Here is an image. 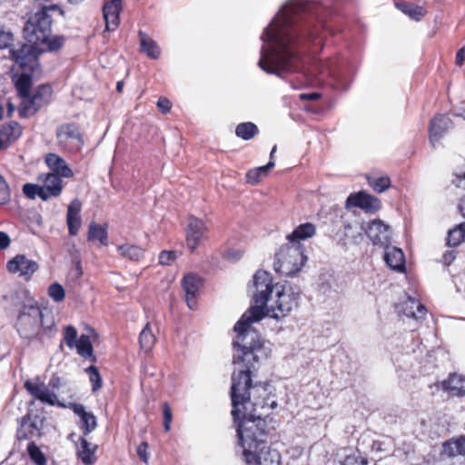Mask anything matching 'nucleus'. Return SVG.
Returning a JSON list of instances; mask_svg holds the SVG:
<instances>
[{
  "instance_id": "f257e3e1",
  "label": "nucleus",
  "mask_w": 465,
  "mask_h": 465,
  "mask_svg": "<svg viewBox=\"0 0 465 465\" xmlns=\"http://www.w3.org/2000/svg\"><path fill=\"white\" fill-rule=\"evenodd\" d=\"M321 6L309 0H292L264 30L262 39L272 45L270 55L263 49L259 66L269 74L295 71L300 67L301 52L308 42L321 36L324 22L318 17Z\"/></svg>"
},
{
  "instance_id": "f03ea898",
  "label": "nucleus",
  "mask_w": 465,
  "mask_h": 465,
  "mask_svg": "<svg viewBox=\"0 0 465 465\" xmlns=\"http://www.w3.org/2000/svg\"><path fill=\"white\" fill-rule=\"evenodd\" d=\"M238 391L234 384L230 391L231 413L243 460L247 465H281L280 452L268 446L275 430L270 414L278 406L276 395L268 385L254 386L252 394L238 395Z\"/></svg>"
},
{
  "instance_id": "7ed1b4c3",
  "label": "nucleus",
  "mask_w": 465,
  "mask_h": 465,
  "mask_svg": "<svg viewBox=\"0 0 465 465\" xmlns=\"http://www.w3.org/2000/svg\"><path fill=\"white\" fill-rule=\"evenodd\" d=\"M264 315V310L260 305H253L234 325L237 336L232 345L237 350V353L233 356L232 363L239 365V368L232 374L230 391H232L235 384L239 389L238 395L252 394V388L256 385H268L269 390L272 387L269 383L252 384V373L256 371L255 364L259 361L258 351L262 349L263 343L260 333L252 328L251 324L262 320Z\"/></svg>"
},
{
  "instance_id": "20e7f679",
  "label": "nucleus",
  "mask_w": 465,
  "mask_h": 465,
  "mask_svg": "<svg viewBox=\"0 0 465 465\" xmlns=\"http://www.w3.org/2000/svg\"><path fill=\"white\" fill-rule=\"evenodd\" d=\"M56 12L64 17L65 12L59 5L41 6L31 15L24 27V36L31 44L44 42L46 35L52 33L53 16L51 13Z\"/></svg>"
},
{
  "instance_id": "39448f33",
  "label": "nucleus",
  "mask_w": 465,
  "mask_h": 465,
  "mask_svg": "<svg viewBox=\"0 0 465 465\" xmlns=\"http://www.w3.org/2000/svg\"><path fill=\"white\" fill-rule=\"evenodd\" d=\"M302 244L287 242L280 247L275 253L273 268L282 275L292 276L299 272L304 266L307 257Z\"/></svg>"
},
{
  "instance_id": "423d86ee",
  "label": "nucleus",
  "mask_w": 465,
  "mask_h": 465,
  "mask_svg": "<svg viewBox=\"0 0 465 465\" xmlns=\"http://www.w3.org/2000/svg\"><path fill=\"white\" fill-rule=\"evenodd\" d=\"M55 136L57 145L64 153L76 154L84 147V134L80 124L77 123H63L57 126Z\"/></svg>"
},
{
  "instance_id": "0eeeda50",
  "label": "nucleus",
  "mask_w": 465,
  "mask_h": 465,
  "mask_svg": "<svg viewBox=\"0 0 465 465\" xmlns=\"http://www.w3.org/2000/svg\"><path fill=\"white\" fill-rule=\"evenodd\" d=\"M53 88L48 84L37 85L18 105L20 117L28 118L35 115L42 107L49 104Z\"/></svg>"
},
{
  "instance_id": "6e6552de",
  "label": "nucleus",
  "mask_w": 465,
  "mask_h": 465,
  "mask_svg": "<svg viewBox=\"0 0 465 465\" xmlns=\"http://www.w3.org/2000/svg\"><path fill=\"white\" fill-rule=\"evenodd\" d=\"M42 320L43 313L37 305L24 306L16 322L19 335L29 340L36 337L41 330Z\"/></svg>"
},
{
  "instance_id": "1a4fd4ad",
  "label": "nucleus",
  "mask_w": 465,
  "mask_h": 465,
  "mask_svg": "<svg viewBox=\"0 0 465 465\" xmlns=\"http://www.w3.org/2000/svg\"><path fill=\"white\" fill-rule=\"evenodd\" d=\"M10 57L25 72H34L38 66L41 49L36 44H23L18 48H11Z\"/></svg>"
},
{
  "instance_id": "9d476101",
  "label": "nucleus",
  "mask_w": 465,
  "mask_h": 465,
  "mask_svg": "<svg viewBox=\"0 0 465 465\" xmlns=\"http://www.w3.org/2000/svg\"><path fill=\"white\" fill-rule=\"evenodd\" d=\"M275 305H272V311L275 317H284L299 306L301 292L294 291L292 286H283L282 291H277Z\"/></svg>"
},
{
  "instance_id": "9b49d317",
  "label": "nucleus",
  "mask_w": 465,
  "mask_h": 465,
  "mask_svg": "<svg viewBox=\"0 0 465 465\" xmlns=\"http://www.w3.org/2000/svg\"><path fill=\"white\" fill-rule=\"evenodd\" d=\"M253 287L255 288L254 305H260L264 310L273 290L272 275L264 270H258L253 275Z\"/></svg>"
},
{
  "instance_id": "f8f14e48",
  "label": "nucleus",
  "mask_w": 465,
  "mask_h": 465,
  "mask_svg": "<svg viewBox=\"0 0 465 465\" xmlns=\"http://www.w3.org/2000/svg\"><path fill=\"white\" fill-rule=\"evenodd\" d=\"M39 264L25 254H16L6 263V270L13 274H18L25 281L28 282L32 279L34 273L38 271Z\"/></svg>"
},
{
  "instance_id": "ddd939ff",
  "label": "nucleus",
  "mask_w": 465,
  "mask_h": 465,
  "mask_svg": "<svg viewBox=\"0 0 465 465\" xmlns=\"http://www.w3.org/2000/svg\"><path fill=\"white\" fill-rule=\"evenodd\" d=\"M346 208L357 207L366 213H375L381 208V200L364 191L351 193L345 202Z\"/></svg>"
},
{
  "instance_id": "4468645a",
  "label": "nucleus",
  "mask_w": 465,
  "mask_h": 465,
  "mask_svg": "<svg viewBox=\"0 0 465 465\" xmlns=\"http://www.w3.org/2000/svg\"><path fill=\"white\" fill-rule=\"evenodd\" d=\"M181 284L188 307L191 310L196 309L200 290L203 287V279L199 275L190 272L183 277Z\"/></svg>"
},
{
  "instance_id": "2eb2a0df",
  "label": "nucleus",
  "mask_w": 465,
  "mask_h": 465,
  "mask_svg": "<svg viewBox=\"0 0 465 465\" xmlns=\"http://www.w3.org/2000/svg\"><path fill=\"white\" fill-rule=\"evenodd\" d=\"M207 227L204 222L195 216H190L186 230V244L191 251L195 250L203 239L207 235Z\"/></svg>"
},
{
  "instance_id": "dca6fc26",
  "label": "nucleus",
  "mask_w": 465,
  "mask_h": 465,
  "mask_svg": "<svg viewBox=\"0 0 465 465\" xmlns=\"http://www.w3.org/2000/svg\"><path fill=\"white\" fill-rule=\"evenodd\" d=\"M24 387L30 395L43 403H46L50 406L56 405L63 408L66 407L65 404L57 400L55 393L51 392L49 390L45 388L44 383H36L31 380H27L25 381Z\"/></svg>"
},
{
  "instance_id": "f3484780",
  "label": "nucleus",
  "mask_w": 465,
  "mask_h": 465,
  "mask_svg": "<svg viewBox=\"0 0 465 465\" xmlns=\"http://www.w3.org/2000/svg\"><path fill=\"white\" fill-rule=\"evenodd\" d=\"M364 231L375 245L387 246L390 243L389 226L376 219L367 223Z\"/></svg>"
},
{
  "instance_id": "a211bd4d",
  "label": "nucleus",
  "mask_w": 465,
  "mask_h": 465,
  "mask_svg": "<svg viewBox=\"0 0 465 465\" xmlns=\"http://www.w3.org/2000/svg\"><path fill=\"white\" fill-rule=\"evenodd\" d=\"M453 122L446 114H436L430 122L429 139L434 145L452 127Z\"/></svg>"
},
{
  "instance_id": "6ab92c4d",
  "label": "nucleus",
  "mask_w": 465,
  "mask_h": 465,
  "mask_svg": "<svg viewBox=\"0 0 465 465\" xmlns=\"http://www.w3.org/2000/svg\"><path fill=\"white\" fill-rule=\"evenodd\" d=\"M439 387L449 396L462 398L465 397V375L458 372H451L440 381Z\"/></svg>"
},
{
  "instance_id": "aec40b11",
  "label": "nucleus",
  "mask_w": 465,
  "mask_h": 465,
  "mask_svg": "<svg viewBox=\"0 0 465 465\" xmlns=\"http://www.w3.org/2000/svg\"><path fill=\"white\" fill-rule=\"evenodd\" d=\"M82 202L78 198H74L71 201L67 207L66 212V224L68 227V233L71 236L78 234L82 226Z\"/></svg>"
},
{
  "instance_id": "412c9836",
  "label": "nucleus",
  "mask_w": 465,
  "mask_h": 465,
  "mask_svg": "<svg viewBox=\"0 0 465 465\" xmlns=\"http://www.w3.org/2000/svg\"><path fill=\"white\" fill-rule=\"evenodd\" d=\"M123 8L122 0H110L103 7L105 27L108 31H114L120 25V13Z\"/></svg>"
},
{
  "instance_id": "4be33fe9",
  "label": "nucleus",
  "mask_w": 465,
  "mask_h": 465,
  "mask_svg": "<svg viewBox=\"0 0 465 465\" xmlns=\"http://www.w3.org/2000/svg\"><path fill=\"white\" fill-rule=\"evenodd\" d=\"M68 408L80 417V429L84 436H87L97 427L96 417L92 412L86 411L83 404L69 403Z\"/></svg>"
},
{
  "instance_id": "5701e85b",
  "label": "nucleus",
  "mask_w": 465,
  "mask_h": 465,
  "mask_svg": "<svg viewBox=\"0 0 465 465\" xmlns=\"http://www.w3.org/2000/svg\"><path fill=\"white\" fill-rule=\"evenodd\" d=\"M38 180L42 182L41 186L46 195V201L50 198L58 197L62 193L64 183L58 174L48 173L40 175Z\"/></svg>"
},
{
  "instance_id": "b1692460",
  "label": "nucleus",
  "mask_w": 465,
  "mask_h": 465,
  "mask_svg": "<svg viewBox=\"0 0 465 465\" xmlns=\"http://www.w3.org/2000/svg\"><path fill=\"white\" fill-rule=\"evenodd\" d=\"M45 162L53 174H58L61 178H73L74 175L65 160L56 153H47Z\"/></svg>"
},
{
  "instance_id": "393cba45",
  "label": "nucleus",
  "mask_w": 465,
  "mask_h": 465,
  "mask_svg": "<svg viewBox=\"0 0 465 465\" xmlns=\"http://www.w3.org/2000/svg\"><path fill=\"white\" fill-rule=\"evenodd\" d=\"M23 134V128L19 123L11 121L0 125V142L7 149L15 143Z\"/></svg>"
},
{
  "instance_id": "a878e982",
  "label": "nucleus",
  "mask_w": 465,
  "mask_h": 465,
  "mask_svg": "<svg viewBox=\"0 0 465 465\" xmlns=\"http://www.w3.org/2000/svg\"><path fill=\"white\" fill-rule=\"evenodd\" d=\"M335 459L341 465H368L366 458L351 447H341L335 452Z\"/></svg>"
},
{
  "instance_id": "bb28decb",
  "label": "nucleus",
  "mask_w": 465,
  "mask_h": 465,
  "mask_svg": "<svg viewBox=\"0 0 465 465\" xmlns=\"http://www.w3.org/2000/svg\"><path fill=\"white\" fill-rule=\"evenodd\" d=\"M386 247L384 253V261L386 264L392 270L400 272L406 271L405 255L401 249L397 247Z\"/></svg>"
},
{
  "instance_id": "cd10ccee",
  "label": "nucleus",
  "mask_w": 465,
  "mask_h": 465,
  "mask_svg": "<svg viewBox=\"0 0 465 465\" xmlns=\"http://www.w3.org/2000/svg\"><path fill=\"white\" fill-rule=\"evenodd\" d=\"M316 233V227L312 223H305L297 226L292 233L286 236L288 242L292 244H302L301 241L312 238Z\"/></svg>"
},
{
  "instance_id": "c85d7f7f",
  "label": "nucleus",
  "mask_w": 465,
  "mask_h": 465,
  "mask_svg": "<svg viewBox=\"0 0 465 465\" xmlns=\"http://www.w3.org/2000/svg\"><path fill=\"white\" fill-rule=\"evenodd\" d=\"M97 448V445L92 447L90 442L85 439V436L81 437L76 450L77 458L85 465L94 464L96 461L95 452Z\"/></svg>"
},
{
  "instance_id": "c756f323",
  "label": "nucleus",
  "mask_w": 465,
  "mask_h": 465,
  "mask_svg": "<svg viewBox=\"0 0 465 465\" xmlns=\"http://www.w3.org/2000/svg\"><path fill=\"white\" fill-rule=\"evenodd\" d=\"M35 435H40V430L31 416L26 414L21 419L20 426L16 431V438L18 440H29Z\"/></svg>"
},
{
  "instance_id": "7c9ffc66",
  "label": "nucleus",
  "mask_w": 465,
  "mask_h": 465,
  "mask_svg": "<svg viewBox=\"0 0 465 465\" xmlns=\"http://www.w3.org/2000/svg\"><path fill=\"white\" fill-rule=\"evenodd\" d=\"M138 35L140 39V52L144 53L151 59H158L161 55V49L157 43L143 31H139Z\"/></svg>"
},
{
  "instance_id": "2f4dec72",
  "label": "nucleus",
  "mask_w": 465,
  "mask_h": 465,
  "mask_svg": "<svg viewBox=\"0 0 465 465\" xmlns=\"http://www.w3.org/2000/svg\"><path fill=\"white\" fill-rule=\"evenodd\" d=\"M33 72H25L16 75L15 78V87L17 92V95L20 97L21 101L25 98L32 90L33 85Z\"/></svg>"
},
{
  "instance_id": "473e14b6",
  "label": "nucleus",
  "mask_w": 465,
  "mask_h": 465,
  "mask_svg": "<svg viewBox=\"0 0 465 465\" xmlns=\"http://www.w3.org/2000/svg\"><path fill=\"white\" fill-rule=\"evenodd\" d=\"M118 253L132 262H140L144 257L145 249L136 244L124 243L117 246Z\"/></svg>"
},
{
  "instance_id": "72a5a7b5",
  "label": "nucleus",
  "mask_w": 465,
  "mask_h": 465,
  "mask_svg": "<svg viewBox=\"0 0 465 465\" xmlns=\"http://www.w3.org/2000/svg\"><path fill=\"white\" fill-rule=\"evenodd\" d=\"M87 241H98L102 245H108L107 224H99L94 222L91 223L88 227Z\"/></svg>"
},
{
  "instance_id": "f704fd0d",
  "label": "nucleus",
  "mask_w": 465,
  "mask_h": 465,
  "mask_svg": "<svg viewBox=\"0 0 465 465\" xmlns=\"http://www.w3.org/2000/svg\"><path fill=\"white\" fill-rule=\"evenodd\" d=\"M395 6L415 21H420L427 15V11L424 7L405 1L396 2Z\"/></svg>"
},
{
  "instance_id": "c9c22d12",
  "label": "nucleus",
  "mask_w": 465,
  "mask_h": 465,
  "mask_svg": "<svg viewBox=\"0 0 465 465\" xmlns=\"http://www.w3.org/2000/svg\"><path fill=\"white\" fill-rule=\"evenodd\" d=\"M465 437L461 436L456 440H446L442 444L441 454L449 458L463 454L465 451Z\"/></svg>"
},
{
  "instance_id": "e433bc0d",
  "label": "nucleus",
  "mask_w": 465,
  "mask_h": 465,
  "mask_svg": "<svg viewBox=\"0 0 465 465\" xmlns=\"http://www.w3.org/2000/svg\"><path fill=\"white\" fill-rule=\"evenodd\" d=\"M404 313L416 320L423 319L427 314L426 307L418 300L410 298L405 303Z\"/></svg>"
},
{
  "instance_id": "4c0bfd02",
  "label": "nucleus",
  "mask_w": 465,
  "mask_h": 465,
  "mask_svg": "<svg viewBox=\"0 0 465 465\" xmlns=\"http://www.w3.org/2000/svg\"><path fill=\"white\" fill-rule=\"evenodd\" d=\"M74 348L81 357L85 359H92L93 361H96V358L94 355V347L89 335L82 334L78 338V341L76 342V345H74Z\"/></svg>"
},
{
  "instance_id": "58836bf2",
  "label": "nucleus",
  "mask_w": 465,
  "mask_h": 465,
  "mask_svg": "<svg viewBox=\"0 0 465 465\" xmlns=\"http://www.w3.org/2000/svg\"><path fill=\"white\" fill-rule=\"evenodd\" d=\"M156 342V336L153 334L151 324L146 323L139 335V344L144 352H150Z\"/></svg>"
},
{
  "instance_id": "ea45409f",
  "label": "nucleus",
  "mask_w": 465,
  "mask_h": 465,
  "mask_svg": "<svg viewBox=\"0 0 465 465\" xmlns=\"http://www.w3.org/2000/svg\"><path fill=\"white\" fill-rule=\"evenodd\" d=\"M65 38L63 35H54L51 36V35H46V40L44 42L35 43L39 48L41 49V54L44 52H54L61 49L64 44Z\"/></svg>"
},
{
  "instance_id": "a19ab883",
  "label": "nucleus",
  "mask_w": 465,
  "mask_h": 465,
  "mask_svg": "<svg viewBox=\"0 0 465 465\" xmlns=\"http://www.w3.org/2000/svg\"><path fill=\"white\" fill-rule=\"evenodd\" d=\"M259 133L257 125L252 122L239 124L235 128V134L242 140L248 141L255 137Z\"/></svg>"
},
{
  "instance_id": "79ce46f5",
  "label": "nucleus",
  "mask_w": 465,
  "mask_h": 465,
  "mask_svg": "<svg viewBox=\"0 0 465 465\" xmlns=\"http://www.w3.org/2000/svg\"><path fill=\"white\" fill-rule=\"evenodd\" d=\"M465 241V223H460L452 230H450L447 237V244L456 247Z\"/></svg>"
},
{
  "instance_id": "37998d69",
  "label": "nucleus",
  "mask_w": 465,
  "mask_h": 465,
  "mask_svg": "<svg viewBox=\"0 0 465 465\" xmlns=\"http://www.w3.org/2000/svg\"><path fill=\"white\" fill-rule=\"evenodd\" d=\"M366 180L370 187L376 193H381L391 187V179L389 176L375 177L371 175H366Z\"/></svg>"
},
{
  "instance_id": "c03bdc74",
  "label": "nucleus",
  "mask_w": 465,
  "mask_h": 465,
  "mask_svg": "<svg viewBox=\"0 0 465 465\" xmlns=\"http://www.w3.org/2000/svg\"><path fill=\"white\" fill-rule=\"evenodd\" d=\"M26 450L30 460L35 465H46L47 458L45 455V453L40 450V448L35 444V441H31L28 443Z\"/></svg>"
},
{
  "instance_id": "a18cd8bd",
  "label": "nucleus",
  "mask_w": 465,
  "mask_h": 465,
  "mask_svg": "<svg viewBox=\"0 0 465 465\" xmlns=\"http://www.w3.org/2000/svg\"><path fill=\"white\" fill-rule=\"evenodd\" d=\"M92 385V391L96 392L103 387V380L98 368L91 365L85 369Z\"/></svg>"
},
{
  "instance_id": "49530a36",
  "label": "nucleus",
  "mask_w": 465,
  "mask_h": 465,
  "mask_svg": "<svg viewBox=\"0 0 465 465\" xmlns=\"http://www.w3.org/2000/svg\"><path fill=\"white\" fill-rule=\"evenodd\" d=\"M23 193L28 198L34 199L35 196H38L41 200L46 201V195L41 184L25 183L23 186Z\"/></svg>"
},
{
  "instance_id": "de8ad7c7",
  "label": "nucleus",
  "mask_w": 465,
  "mask_h": 465,
  "mask_svg": "<svg viewBox=\"0 0 465 465\" xmlns=\"http://www.w3.org/2000/svg\"><path fill=\"white\" fill-rule=\"evenodd\" d=\"M78 333L77 330L72 326L67 325L64 328L63 331V339L65 344L70 348H74V345H76V342L78 341Z\"/></svg>"
},
{
  "instance_id": "09e8293b",
  "label": "nucleus",
  "mask_w": 465,
  "mask_h": 465,
  "mask_svg": "<svg viewBox=\"0 0 465 465\" xmlns=\"http://www.w3.org/2000/svg\"><path fill=\"white\" fill-rule=\"evenodd\" d=\"M48 295L56 302H61L65 298V292L64 287L58 283H52L47 290Z\"/></svg>"
},
{
  "instance_id": "8fccbe9b",
  "label": "nucleus",
  "mask_w": 465,
  "mask_h": 465,
  "mask_svg": "<svg viewBox=\"0 0 465 465\" xmlns=\"http://www.w3.org/2000/svg\"><path fill=\"white\" fill-rule=\"evenodd\" d=\"M11 200V191L8 183L0 174V205L8 203Z\"/></svg>"
},
{
  "instance_id": "3c124183",
  "label": "nucleus",
  "mask_w": 465,
  "mask_h": 465,
  "mask_svg": "<svg viewBox=\"0 0 465 465\" xmlns=\"http://www.w3.org/2000/svg\"><path fill=\"white\" fill-rule=\"evenodd\" d=\"M177 259L175 251H162L159 254V263L162 265H171Z\"/></svg>"
},
{
  "instance_id": "603ef678",
  "label": "nucleus",
  "mask_w": 465,
  "mask_h": 465,
  "mask_svg": "<svg viewBox=\"0 0 465 465\" xmlns=\"http://www.w3.org/2000/svg\"><path fill=\"white\" fill-rule=\"evenodd\" d=\"M163 428L167 432L171 429V423L173 420V411L170 405L167 402L163 404Z\"/></svg>"
},
{
  "instance_id": "864d4df0",
  "label": "nucleus",
  "mask_w": 465,
  "mask_h": 465,
  "mask_svg": "<svg viewBox=\"0 0 465 465\" xmlns=\"http://www.w3.org/2000/svg\"><path fill=\"white\" fill-rule=\"evenodd\" d=\"M156 105L162 114H166L171 111L173 104L168 98L162 96L158 99Z\"/></svg>"
},
{
  "instance_id": "5fc2aeb1",
  "label": "nucleus",
  "mask_w": 465,
  "mask_h": 465,
  "mask_svg": "<svg viewBox=\"0 0 465 465\" xmlns=\"http://www.w3.org/2000/svg\"><path fill=\"white\" fill-rule=\"evenodd\" d=\"M148 448H149V445H148V443L146 441H143L137 447V455L140 458V460L143 462H144L145 464H147L148 460H149Z\"/></svg>"
},
{
  "instance_id": "6e6d98bb",
  "label": "nucleus",
  "mask_w": 465,
  "mask_h": 465,
  "mask_svg": "<svg viewBox=\"0 0 465 465\" xmlns=\"http://www.w3.org/2000/svg\"><path fill=\"white\" fill-rule=\"evenodd\" d=\"M13 41V34L0 29V49L7 48Z\"/></svg>"
},
{
  "instance_id": "4d7b16f0",
  "label": "nucleus",
  "mask_w": 465,
  "mask_h": 465,
  "mask_svg": "<svg viewBox=\"0 0 465 465\" xmlns=\"http://www.w3.org/2000/svg\"><path fill=\"white\" fill-rule=\"evenodd\" d=\"M262 178V176L255 168L249 170L245 175L246 182L251 184H257Z\"/></svg>"
},
{
  "instance_id": "13d9d810",
  "label": "nucleus",
  "mask_w": 465,
  "mask_h": 465,
  "mask_svg": "<svg viewBox=\"0 0 465 465\" xmlns=\"http://www.w3.org/2000/svg\"><path fill=\"white\" fill-rule=\"evenodd\" d=\"M11 244V239L9 235L0 231V251L7 249Z\"/></svg>"
},
{
  "instance_id": "bf43d9fd",
  "label": "nucleus",
  "mask_w": 465,
  "mask_h": 465,
  "mask_svg": "<svg viewBox=\"0 0 465 465\" xmlns=\"http://www.w3.org/2000/svg\"><path fill=\"white\" fill-rule=\"evenodd\" d=\"M62 385L61 378L57 375H53L48 381V387L52 390H58Z\"/></svg>"
},
{
  "instance_id": "052dcab7",
  "label": "nucleus",
  "mask_w": 465,
  "mask_h": 465,
  "mask_svg": "<svg viewBox=\"0 0 465 465\" xmlns=\"http://www.w3.org/2000/svg\"><path fill=\"white\" fill-rule=\"evenodd\" d=\"M321 98V94L318 93H311V94H301L300 99L302 101H316Z\"/></svg>"
},
{
  "instance_id": "680f3d73",
  "label": "nucleus",
  "mask_w": 465,
  "mask_h": 465,
  "mask_svg": "<svg viewBox=\"0 0 465 465\" xmlns=\"http://www.w3.org/2000/svg\"><path fill=\"white\" fill-rule=\"evenodd\" d=\"M465 61V47L460 48L456 54L455 63L458 66H461Z\"/></svg>"
},
{
  "instance_id": "e2e57ef3",
  "label": "nucleus",
  "mask_w": 465,
  "mask_h": 465,
  "mask_svg": "<svg viewBox=\"0 0 465 465\" xmlns=\"http://www.w3.org/2000/svg\"><path fill=\"white\" fill-rule=\"evenodd\" d=\"M274 166V162L270 160L266 165L260 166L255 168L262 177L267 175V172L269 169L272 168Z\"/></svg>"
},
{
  "instance_id": "0e129e2a",
  "label": "nucleus",
  "mask_w": 465,
  "mask_h": 465,
  "mask_svg": "<svg viewBox=\"0 0 465 465\" xmlns=\"http://www.w3.org/2000/svg\"><path fill=\"white\" fill-rule=\"evenodd\" d=\"M453 183L456 184L457 187L462 188L465 190V173L460 175H456L455 180Z\"/></svg>"
},
{
  "instance_id": "69168bd1",
  "label": "nucleus",
  "mask_w": 465,
  "mask_h": 465,
  "mask_svg": "<svg viewBox=\"0 0 465 465\" xmlns=\"http://www.w3.org/2000/svg\"><path fill=\"white\" fill-rule=\"evenodd\" d=\"M35 2V5H37L39 6V8L41 6H48V5H55L54 3H53L54 0H33Z\"/></svg>"
},
{
  "instance_id": "338daca9",
  "label": "nucleus",
  "mask_w": 465,
  "mask_h": 465,
  "mask_svg": "<svg viewBox=\"0 0 465 465\" xmlns=\"http://www.w3.org/2000/svg\"><path fill=\"white\" fill-rule=\"evenodd\" d=\"M459 209L461 215L465 218V197L460 201L459 204Z\"/></svg>"
},
{
  "instance_id": "774afa93",
  "label": "nucleus",
  "mask_w": 465,
  "mask_h": 465,
  "mask_svg": "<svg viewBox=\"0 0 465 465\" xmlns=\"http://www.w3.org/2000/svg\"><path fill=\"white\" fill-rule=\"evenodd\" d=\"M75 269H76V272H77V275L81 276L83 274V271H82V265H81V261L80 260H78L76 262Z\"/></svg>"
}]
</instances>
